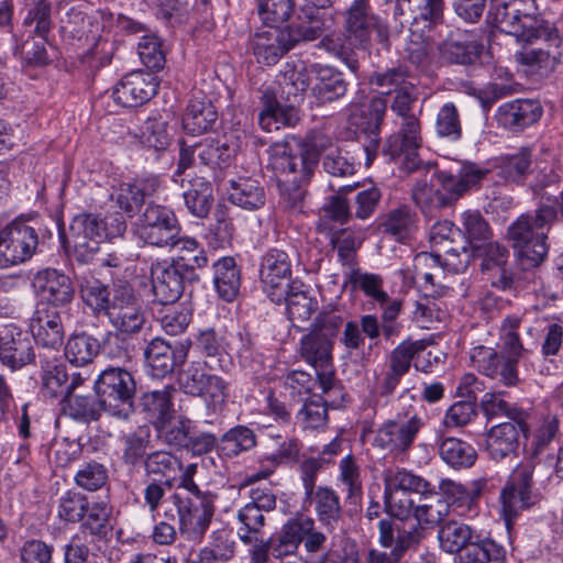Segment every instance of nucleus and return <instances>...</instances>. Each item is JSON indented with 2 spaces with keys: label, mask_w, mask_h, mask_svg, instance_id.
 Wrapping results in <instances>:
<instances>
[{
  "label": "nucleus",
  "mask_w": 563,
  "mask_h": 563,
  "mask_svg": "<svg viewBox=\"0 0 563 563\" xmlns=\"http://www.w3.org/2000/svg\"><path fill=\"white\" fill-rule=\"evenodd\" d=\"M394 95L390 109L401 122L398 131L387 137L382 152L391 161H400L407 172H413L420 165L418 151L422 145L421 123L412 113L419 92L416 85L411 84Z\"/></svg>",
  "instance_id": "obj_2"
},
{
  "label": "nucleus",
  "mask_w": 563,
  "mask_h": 563,
  "mask_svg": "<svg viewBox=\"0 0 563 563\" xmlns=\"http://www.w3.org/2000/svg\"><path fill=\"white\" fill-rule=\"evenodd\" d=\"M322 19L316 9H302L297 21L283 29L290 47L301 42L314 41L322 34Z\"/></svg>",
  "instance_id": "obj_40"
},
{
  "label": "nucleus",
  "mask_w": 563,
  "mask_h": 563,
  "mask_svg": "<svg viewBox=\"0 0 563 563\" xmlns=\"http://www.w3.org/2000/svg\"><path fill=\"white\" fill-rule=\"evenodd\" d=\"M107 317L111 325L121 334L139 333L145 324V314L139 305L132 287L126 284H114L112 288V308Z\"/></svg>",
  "instance_id": "obj_14"
},
{
  "label": "nucleus",
  "mask_w": 563,
  "mask_h": 563,
  "mask_svg": "<svg viewBox=\"0 0 563 563\" xmlns=\"http://www.w3.org/2000/svg\"><path fill=\"white\" fill-rule=\"evenodd\" d=\"M284 536L282 528L278 532L271 536L267 540L253 537L254 544L251 549V563H267L269 556L283 561L289 556L286 553V543H283Z\"/></svg>",
  "instance_id": "obj_61"
},
{
  "label": "nucleus",
  "mask_w": 563,
  "mask_h": 563,
  "mask_svg": "<svg viewBox=\"0 0 563 563\" xmlns=\"http://www.w3.org/2000/svg\"><path fill=\"white\" fill-rule=\"evenodd\" d=\"M542 112L538 100L516 99L499 106L496 120L505 129L518 132L538 122Z\"/></svg>",
  "instance_id": "obj_27"
},
{
  "label": "nucleus",
  "mask_w": 563,
  "mask_h": 563,
  "mask_svg": "<svg viewBox=\"0 0 563 563\" xmlns=\"http://www.w3.org/2000/svg\"><path fill=\"white\" fill-rule=\"evenodd\" d=\"M506 551L504 547L490 538H481V534L461 550L455 563H505Z\"/></svg>",
  "instance_id": "obj_36"
},
{
  "label": "nucleus",
  "mask_w": 563,
  "mask_h": 563,
  "mask_svg": "<svg viewBox=\"0 0 563 563\" xmlns=\"http://www.w3.org/2000/svg\"><path fill=\"white\" fill-rule=\"evenodd\" d=\"M218 495L201 496V501L186 498L175 492L169 500L178 516L180 534L190 541H201L216 512Z\"/></svg>",
  "instance_id": "obj_6"
},
{
  "label": "nucleus",
  "mask_w": 563,
  "mask_h": 563,
  "mask_svg": "<svg viewBox=\"0 0 563 563\" xmlns=\"http://www.w3.org/2000/svg\"><path fill=\"white\" fill-rule=\"evenodd\" d=\"M558 220L554 206L540 203L533 212L523 213L514 221L507 231L518 258L526 267L539 266L548 255V231Z\"/></svg>",
  "instance_id": "obj_3"
},
{
  "label": "nucleus",
  "mask_w": 563,
  "mask_h": 563,
  "mask_svg": "<svg viewBox=\"0 0 563 563\" xmlns=\"http://www.w3.org/2000/svg\"><path fill=\"white\" fill-rule=\"evenodd\" d=\"M269 153V165L277 180L287 178L310 181L316 168L313 156L308 158L301 150L299 154H294L288 143H275L271 146Z\"/></svg>",
  "instance_id": "obj_20"
},
{
  "label": "nucleus",
  "mask_w": 563,
  "mask_h": 563,
  "mask_svg": "<svg viewBox=\"0 0 563 563\" xmlns=\"http://www.w3.org/2000/svg\"><path fill=\"white\" fill-rule=\"evenodd\" d=\"M175 391L173 385H166L163 389L147 391L141 397V409L154 428L162 427L169 418H174L173 397Z\"/></svg>",
  "instance_id": "obj_32"
},
{
  "label": "nucleus",
  "mask_w": 563,
  "mask_h": 563,
  "mask_svg": "<svg viewBox=\"0 0 563 563\" xmlns=\"http://www.w3.org/2000/svg\"><path fill=\"white\" fill-rule=\"evenodd\" d=\"M65 34L73 38L82 40L88 38L89 35L95 38L98 31V23L96 16L84 12L79 8H71L66 15L64 25L62 26Z\"/></svg>",
  "instance_id": "obj_63"
},
{
  "label": "nucleus",
  "mask_w": 563,
  "mask_h": 563,
  "mask_svg": "<svg viewBox=\"0 0 563 563\" xmlns=\"http://www.w3.org/2000/svg\"><path fill=\"white\" fill-rule=\"evenodd\" d=\"M38 246L36 230L22 219H15L0 230V268L30 260Z\"/></svg>",
  "instance_id": "obj_12"
},
{
  "label": "nucleus",
  "mask_w": 563,
  "mask_h": 563,
  "mask_svg": "<svg viewBox=\"0 0 563 563\" xmlns=\"http://www.w3.org/2000/svg\"><path fill=\"white\" fill-rule=\"evenodd\" d=\"M151 429L148 426H139L131 432L120 437L122 444V462L124 465L136 467L144 464L147 450L151 448Z\"/></svg>",
  "instance_id": "obj_38"
},
{
  "label": "nucleus",
  "mask_w": 563,
  "mask_h": 563,
  "mask_svg": "<svg viewBox=\"0 0 563 563\" xmlns=\"http://www.w3.org/2000/svg\"><path fill=\"white\" fill-rule=\"evenodd\" d=\"M180 389L188 395L203 398L207 402L223 404L228 385L219 376L208 374L200 364H190L178 376Z\"/></svg>",
  "instance_id": "obj_19"
},
{
  "label": "nucleus",
  "mask_w": 563,
  "mask_h": 563,
  "mask_svg": "<svg viewBox=\"0 0 563 563\" xmlns=\"http://www.w3.org/2000/svg\"><path fill=\"white\" fill-rule=\"evenodd\" d=\"M434 131L440 139L456 142L462 137L460 112L453 102L440 107L434 121Z\"/></svg>",
  "instance_id": "obj_59"
},
{
  "label": "nucleus",
  "mask_w": 563,
  "mask_h": 563,
  "mask_svg": "<svg viewBox=\"0 0 563 563\" xmlns=\"http://www.w3.org/2000/svg\"><path fill=\"white\" fill-rule=\"evenodd\" d=\"M424 350L426 343L423 341L406 340L390 352L388 371L380 384L382 396H388L394 393L401 377L409 372L415 357Z\"/></svg>",
  "instance_id": "obj_24"
},
{
  "label": "nucleus",
  "mask_w": 563,
  "mask_h": 563,
  "mask_svg": "<svg viewBox=\"0 0 563 563\" xmlns=\"http://www.w3.org/2000/svg\"><path fill=\"white\" fill-rule=\"evenodd\" d=\"M93 391L103 411L119 420H128L134 412L136 382L133 374L121 366L102 369L93 382Z\"/></svg>",
  "instance_id": "obj_5"
},
{
  "label": "nucleus",
  "mask_w": 563,
  "mask_h": 563,
  "mask_svg": "<svg viewBox=\"0 0 563 563\" xmlns=\"http://www.w3.org/2000/svg\"><path fill=\"white\" fill-rule=\"evenodd\" d=\"M30 329L38 345L54 350L55 353L64 343L65 330L60 309L35 306Z\"/></svg>",
  "instance_id": "obj_23"
},
{
  "label": "nucleus",
  "mask_w": 563,
  "mask_h": 563,
  "mask_svg": "<svg viewBox=\"0 0 563 563\" xmlns=\"http://www.w3.org/2000/svg\"><path fill=\"white\" fill-rule=\"evenodd\" d=\"M530 431L528 420H525V426L515 421H504L495 424L485 433V451L489 459L495 462L517 457L520 448V434L528 438Z\"/></svg>",
  "instance_id": "obj_18"
},
{
  "label": "nucleus",
  "mask_w": 563,
  "mask_h": 563,
  "mask_svg": "<svg viewBox=\"0 0 563 563\" xmlns=\"http://www.w3.org/2000/svg\"><path fill=\"white\" fill-rule=\"evenodd\" d=\"M311 71L314 74L311 92L318 104L325 106L346 96L350 82L341 70L333 66L314 64Z\"/></svg>",
  "instance_id": "obj_25"
},
{
  "label": "nucleus",
  "mask_w": 563,
  "mask_h": 563,
  "mask_svg": "<svg viewBox=\"0 0 563 563\" xmlns=\"http://www.w3.org/2000/svg\"><path fill=\"white\" fill-rule=\"evenodd\" d=\"M280 528L285 539L283 543H286V553L289 556L296 555L301 544L308 555L327 553L333 545L330 541L331 533L317 527L316 520L309 516L296 514Z\"/></svg>",
  "instance_id": "obj_7"
},
{
  "label": "nucleus",
  "mask_w": 563,
  "mask_h": 563,
  "mask_svg": "<svg viewBox=\"0 0 563 563\" xmlns=\"http://www.w3.org/2000/svg\"><path fill=\"white\" fill-rule=\"evenodd\" d=\"M532 475L528 466L516 470L500 492L501 516L509 533L519 514L540 500V494L533 488Z\"/></svg>",
  "instance_id": "obj_9"
},
{
  "label": "nucleus",
  "mask_w": 563,
  "mask_h": 563,
  "mask_svg": "<svg viewBox=\"0 0 563 563\" xmlns=\"http://www.w3.org/2000/svg\"><path fill=\"white\" fill-rule=\"evenodd\" d=\"M481 408L487 420L505 417L507 421L521 422L529 420L530 412L516 404H510L504 399V393H486L481 400Z\"/></svg>",
  "instance_id": "obj_42"
},
{
  "label": "nucleus",
  "mask_w": 563,
  "mask_h": 563,
  "mask_svg": "<svg viewBox=\"0 0 563 563\" xmlns=\"http://www.w3.org/2000/svg\"><path fill=\"white\" fill-rule=\"evenodd\" d=\"M84 302L97 314H108L112 308V290L99 279H86L80 285Z\"/></svg>",
  "instance_id": "obj_58"
},
{
  "label": "nucleus",
  "mask_w": 563,
  "mask_h": 563,
  "mask_svg": "<svg viewBox=\"0 0 563 563\" xmlns=\"http://www.w3.org/2000/svg\"><path fill=\"white\" fill-rule=\"evenodd\" d=\"M376 24L368 0H354L344 14L345 37L355 47L364 48Z\"/></svg>",
  "instance_id": "obj_28"
},
{
  "label": "nucleus",
  "mask_w": 563,
  "mask_h": 563,
  "mask_svg": "<svg viewBox=\"0 0 563 563\" xmlns=\"http://www.w3.org/2000/svg\"><path fill=\"white\" fill-rule=\"evenodd\" d=\"M158 84L153 74L132 71L113 88L112 97L122 107H139L150 101L157 92Z\"/></svg>",
  "instance_id": "obj_22"
},
{
  "label": "nucleus",
  "mask_w": 563,
  "mask_h": 563,
  "mask_svg": "<svg viewBox=\"0 0 563 563\" xmlns=\"http://www.w3.org/2000/svg\"><path fill=\"white\" fill-rule=\"evenodd\" d=\"M486 22L526 44L543 41L538 47L525 46L515 59L541 76L555 69L562 40L554 24L540 16L536 0H490Z\"/></svg>",
  "instance_id": "obj_1"
},
{
  "label": "nucleus",
  "mask_w": 563,
  "mask_h": 563,
  "mask_svg": "<svg viewBox=\"0 0 563 563\" xmlns=\"http://www.w3.org/2000/svg\"><path fill=\"white\" fill-rule=\"evenodd\" d=\"M334 343L313 331L302 336L300 341V354L302 358L313 366L323 368L332 366V351Z\"/></svg>",
  "instance_id": "obj_44"
},
{
  "label": "nucleus",
  "mask_w": 563,
  "mask_h": 563,
  "mask_svg": "<svg viewBox=\"0 0 563 563\" xmlns=\"http://www.w3.org/2000/svg\"><path fill=\"white\" fill-rule=\"evenodd\" d=\"M260 100L263 108L258 114V123L264 131L278 130L279 124L295 126L299 122L300 115L299 109L295 106L296 101H287L286 104L280 103L273 88H265Z\"/></svg>",
  "instance_id": "obj_26"
},
{
  "label": "nucleus",
  "mask_w": 563,
  "mask_h": 563,
  "mask_svg": "<svg viewBox=\"0 0 563 563\" xmlns=\"http://www.w3.org/2000/svg\"><path fill=\"white\" fill-rule=\"evenodd\" d=\"M230 201L246 210H257L265 205V189L252 178H240L231 181Z\"/></svg>",
  "instance_id": "obj_45"
},
{
  "label": "nucleus",
  "mask_w": 563,
  "mask_h": 563,
  "mask_svg": "<svg viewBox=\"0 0 563 563\" xmlns=\"http://www.w3.org/2000/svg\"><path fill=\"white\" fill-rule=\"evenodd\" d=\"M313 505L318 521L333 533L342 518V506L339 495L328 486H319L310 496H306Z\"/></svg>",
  "instance_id": "obj_33"
},
{
  "label": "nucleus",
  "mask_w": 563,
  "mask_h": 563,
  "mask_svg": "<svg viewBox=\"0 0 563 563\" xmlns=\"http://www.w3.org/2000/svg\"><path fill=\"white\" fill-rule=\"evenodd\" d=\"M100 347L96 338L86 332H80L68 338L64 354L71 365L84 367L92 363L99 354Z\"/></svg>",
  "instance_id": "obj_43"
},
{
  "label": "nucleus",
  "mask_w": 563,
  "mask_h": 563,
  "mask_svg": "<svg viewBox=\"0 0 563 563\" xmlns=\"http://www.w3.org/2000/svg\"><path fill=\"white\" fill-rule=\"evenodd\" d=\"M189 212L197 218H206L213 202L212 186L202 177L190 180V187L184 192Z\"/></svg>",
  "instance_id": "obj_51"
},
{
  "label": "nucleus",
  "mask_w": 563,
  "mask_h": 563,
  "mask_svg": "<svg viewBox=\"0 0 563 563\" xmlns=\"http://www.w3.org/2000/svg\"><path fill=\"white\" fill-rule=\"evenodd\" d=\"M422 427L423 420L418 415L398 413L378 427L373 445L398 457L409 452Z\"/></svg>",
  "instance_id": "obj_8"
},
{
  "label": "nucleus",
  "mask_w": 563,
  "mask_h": 563,
  "mask_svg": "<svg viewBox=\"0 0 563 563\" xmlns=\"http://www.w3.org/2000/svg\"><path fill=\"white\" fill-rule=\"evenodd\" d=\"M139 221L137 234L148 245L165 247L180 232L174 212L152 202L146 206Z\"/></svg>",
  "instance_id": "obj_16"
},
{
  "label": "nucleus",
  "mask_w": 563,
  "mask_h": 563,
  "mask_svg": "<svg viewBox=\"0 0 563 563\" xmlns=\"http://www.w3.org/2000/svg\"><path fill=\"white\" fill-rule=\"evenodd\" d=\"M442 461L454 470L468 468L474 465L477 453L467 442L457 438H446L439 446Z\"/></svg>",
  "instance_id": "obj_49"
},
{
  "label": "nucleus",
  "mask_w": 563,
  "mask_h": 563,
  "mask_svg": "<svg viewBox=\"0 0 563 563\" xmlns=\"http://www.w3.org/2000/svg\"><path fill=\"white\" fill-rule=\"evenodd\" d=\"M462 241L457 247L445 250V267L455 273L464 272L468 266V247L473 250L492 240L493 231L478 210H466L462 213Z\"/></svg>",
  "instance_id": "obj_11"
},
{
  "label": "nucleus",
  "mask_w": 563,
  "mask_h": 563,
  "mask_svg": "<svg viewBox=\"0 0 563 563\" xmlns=\"http://www.w3.org/2000/svg\"><path fill=\"white\" fill-rule=\"evenodd\" d=\"M38 365L42 369L43 393L51 398L64 395L65 399L68 380L66 365L60 362L56 353H40Z\"/></svg>",
  "instance_id": "obj_34"
},
{
  "label": "nucleus",
  "mask_w": 563,
  "mask_h": 563,
  "mask_svg": "<svg viewBox=\"0 0 563 563\" xmlns=\"http://www.w3.org/2000/svg\"><path fill=\"white\" fill-rule=\"evenodd\" d=\"M217 118L216 108L209 100L195 97L183 115V128L188 134H201L212 128Z\"/></svg>",
  "instance_id": "obj_39"
},
{
  "label": "nucleus",
  "mask_w": 563,
  "mask_h": 563,
  "mask_svg": "<svg viewBox=\"0 0 563 563\" xmlns=\"http://www.w3.org/2000/svg\"><path fill=\"white\" fill-rule=\"evenodd\" d=\"M478 536L468 525L456 520L444 523L438 531L440 548L450 554H457Z\"/></svg>",
  "instance_id": "obj_46"
},
{
  "label": "nucleus",
  "mask_w": 563,
  "mask_h": 563,
  "mask_svg": "<svg viewBox=\"0 0 563 563\" xmlns=\"http://www.w3.org/2000/svg\"><path fill=\"white\" fill-rule=\"evenodd\" d=\"M299 404L296 420L302 430H323L327 427L328 404L321 396L305 397Z\"/></svg>",
  "instance_id": "obj_50"
},
{
  "label": "nucleus",
  "mask_w": 563,
  "mask_h": 563,
  "mask_svg": "<svg viewBox=\"0 0 563 563\" xmlns=\"http://www.w3.org/2000/svg\"><path fill=\"white\" fill-rule=\"evenodd\" d=\"M301 283L292 282L289 290L282 302L287 305L289 319L295 321H307L317 308V302L301 289Z\"/></svg>",
  "instance_id": "obj_54"
},
{
  "label": "nucleus",
  "mask_w": 563,
  "mask_h": 563,
  "mask_svg": "<svg viewBox=\"0 0 563 563\" xmlns=\"http://www.w3.org/2000/svg\"><path fill=\"white\" fill-rule=\"evenodd\" d=\"M236 148L225 140L206 139L198 143V159L210 168H225L234 158Z\"/></svg>",
  "instance_id": "obj_47"
},
{
  "label": "nucleus",
  "mask_w": 563,
  "mask_h": 563,
  "mask_svg": "<svg viewBox=\"0 0 563 563\" xmlns=\"http://www.w3.org/2000/svg\"><path fill=\"white\" fill-rule=\"evenodd\" d=\"M166 246L170 249H178L179 255L172 262H183L186 268H203L208 264V257L203 247L194 239L183 236L180 232L176 234V239L168 243Z\"/></svg>",
  "instance_id": "obj_56"
},
{
  "label": "nucleus",
  "mask_w": 563,
  "mask_h": 563,
  "mask_svg": "<svg viewBox=\"0 0 563 563\" xmlns=\"http://www.w3.org/2000/svg\"><path fill=\"white\" fill-rule=\"evenodd\" d=\"M483 46L475 42L446 41L440 51L442 57L452 64L473 65L482 54Z\"/></svg>",
  "instance_id": "obj_64"
},
{
  "label": "nucleus",
  "mask_w": 563,
  "mask_h": 563,
  "mask_svg": "<svg viewBox=\"0 0 563 563\" xmlns=\"http://www.w3.org/2000/svg\"><path fill=\"white\" fill-rule=\"evenodd\" d=\"M344 322L345 319L341 309L335 305H328L316 316L311 324V331L334 343Z\"/></svg>",
  "instance_id": "obj_60"
},
{
  "label": "nucleus",
  "mask_w": 563,
  "mask_h": 563,
  "mask_svg": "<svg viewBox=\"0 0 563 563\" xmlns=\"http://www.w3.org/2000/svg\"><path fill=\"white\" fill-rule=\"evenodd\" d=\"M251 48L257 62L268 66L275 65L291 49L283 29L272 24L253 35Z\"/></svg>",
  "instance_id": "obj_29"
},
{
  "label": "nucleus",
  "mask_w": 563,
  "mask_h": 563,
  "mask_svg": "<svg viewBox=\"0 0 563 563\" xmlns=\"http://www.w3.org/2000/svg\"><path fill=\"white\" fill-rule=\"evenodd\" d=\"M301 446V442L295 437L272 435L271 452L263 457V463L271 465V468L263 471V478L268 477L278 466L297 463Z\"/></svg>",
  "instance_id": "obj_37"
},
{
  "label": "nucleus",
  "mask_w": 563,
  "mask_h": 563,
  "mask_svg": "<svg viewBox=\"0 0 563 563\" xmlns=\"http://www.w3.org/2000/svg\"><path fill=\"white\" fill-rule=\"evenodd\" d=\"M387 111V101L382 97L373 98L360 114L355 117L354 124L369 137V143L364 146L367 164L377 155L379 147L378 135Z\"/></svg>",
  "instance_id": "obj_30"
},
{
  "label": "nucleus",
  "mask_w": 563,
  "mask_h": 563,
  "mask_svg": "<svg viewBox=\"0 0 563 563\" xmlns=\"http://www.w3.org/2000/svg\"><path fill=\"white\" fill-rule=\"evenodd\" d=\"M417 213L410 206L399 205L377 218V228L396 241L404 242L417 229Z\"/></svg>",
  "instance_id": "obj_31"
},
{
  "label": "nucleus",
  "mask_w": 563,
  "mask_h": 563,
  "mask_svg": "<svg viewBox=\"0 0 563 563\" xmlns=\"http://www.w3.org/2000/svg\"><path fill=\"white\" fill-rule=\"evenodd\" d=\"M33 287L38 297L36 306L64 309L75 299L76 289L71 278L56 268L38 271L34 275Z\"/></svg>",
  "instance_id": "obj_15"
},
{
  "label": "nucleus",
  "mask_w": 563,
  "mask_h": 563,
  "mask_svg": "<svg viewBox=\"0 0 563 563\" xmlns=\"http://www.w3.org/2000/svg\"><path fill=\"white\" fill-rule=\"evenodd\" d=\"M213 268V284L218 295L225 301H233L240 291L241 271L235 260L224 256L216 261Z\"/></svg>",
  "instance_id": "obj_35"
},
{
  "label": "nucleus",
  "mask_w": 563,
  "mask_h": 563,
  "mask_svg": "<svg viewBox=\"0 0 563 563\" xmlns=\"http://www.w3.org/2000/svg\"><path fill=\"white\" fill-rule=\"evenodd\" d=\"M488 172L475 163H459L434 174L441 189L434 190L426 181H417L412 188V199L422 210L432 205L440 208L452 206L477 186Z\"/></svg>",
  "instance_id": "obj_4"
},
{
  "label": "nucleus",
  "mask_w": 563,
  "mask_h": 563,
  "mask_svg": "<svg viewBox=\"0 0 563 563\" xmlns=\"http://www.w3.org/2000/svg\"><path fill=\"white\" fill-rule=\"evenodd\" d=\"M344 286L352 285L353 289L362 290L376 302L384 305L388 301V295L383 290V278L377 274L362 273L358 268L347 271L344 274Z\"/></svg>",
  "instance_id": "obj_53"
},
{
  "label": "nucleus",
  "mask_w": 563,
  "mask_h": 563,
  "mask_svg": "<svg viewBox=\"0 0 563 563\" xmlns=\"http://www.w3.org/2000/svg\"><path fill=\"white\" fill-rule=\"evenodd\" d=\"M385 486L410 493L412 495L429 492L430 483L406 468L386 470L384 473Z\"/></svg>",
  "instance_id": "obj_62"
},
{
  "label": "nucleus",
  "mask_w": 563,
  "mask_h": 563,
  "mask_svg": "<svg viewBox=\"0 0 563 563\" xmlns=\"http://www.w3.org/2000/svg\"><path fill=\"white\" fill-rule=\"evenodd\" d=\"M31 339L14 325L0 329V362L11 371H18L35 362Z\"/></svg>",
  "instance_id": "obj_21"
},
{
  "label": "nucleus",
  "mask_w": 563,
  "mask_h": 563,
  "mask_svg": "<svg viewBox=\"0 0 563 563\" xmlns=\"http://www.w3.org/2000/svg\"><path fill=\"white\" fill-rule=\"evenodd\" d=\"M256 445V435L252 429L245 426H235L228 430L219 439L218 451L227 456L234 457L244 451H250Z\"/></svg>",
  "instance_id": "obj_52"
},
{
  "label": "nucleus",
  "mask_w": 563,
  "mask_h": 563,
  "mask_svg": "<svg viewBox=\"0 0 563 563\" xmlns=\"http://www.w3.org/2000/svg\"><path fill=\"white\" fill-rule=\"evenodd\" d=\"M309 86L310 79L306 67L290 66L289 64L285 66L279 80V87L287 101L299 102Z\"/></svg>",
  "instance_id": "obj_55"
},
{
  "label": "nucleus",
  "mask_w": 563,
  "mask_h": 563,
  "mask_svg": "<svg viewBox=\"0 0 563 563\" xmlns=\"http://www.w3.org/2000/svg\"><path fill=\"white\" fill-rule=\"evenodd\" d=\"M450 512L449 500H446L440 490L430 484L429 492L420 494L418 504L415 508V519L419 523L438 525Z\"/></svg>",
  "instance_id": "obj_41"
},
{
  "label": "nucleus",
  "mask_w": 563,
  "mask_h": 563,
  "mask_svg": "<svg viewBox=\"0 0 563 563\" xmlns=\"http://www.w3.org/2000/svg\"><path fill=\"white\" fill-rule=\"evenodd\" d=\"M189 346V342L184 340H165L161 336L152 339L144 350L150 375L156 378L170 375L185 363Z\"/></svg>",
  "instance_id": "obj_17"
},
{
  "label": "nucleus",
  "mask_w": 563,
  "mask_h": 563,
  "mask_svg": "<svg viewBox=\"0 0 563 563\" xmlns=\"http://www.w3.org/2000/svg\"><path fill=\"white\" fill-rule=\"evenodd\" d=\"M65 400L68 415L81 422L97 421L101 416V411H103V406L96 395L69 394L66 395Z\"/></svg>",
  "instance_id": "obj_57"
},
{
  "label": "nucleus",
  "mask_w": 563,
  "mask_h": 563,
  "mask_svg": "<svg viewBox=\"0 0 563 563\" xmlns=\"http://www.w3.org/2000/svg\"><path fill=\"white\" fill-rule=\"evenodd\" d=\"M147 475L159 476L168 489L174 487L176 475L181 471V462L167 451H153L144 461Z\"/></svg>",
  "instance_id": "obj_48"
},
{
  "label": "nucleus",
  "mask_w": 563,
  "mask_h": 563,
  "mask_svg": "<svg viewBox=\"0 0 563 563\" xmlns=\"http://www.w3.org/2000/svg\"><path fill=\"white\" fill-rule=\"evenodd\" d=\"M260 278L263 291L274 303H282L289 290L291 282V260L284 250H267L260 265Z\"/></svg>",
  "instance_id": "obj_13"
},
{
  "label": "nucleus",
  "mask_w": 563,
  "mask_h": 563,
  "mask_svg": "<svg viewBox=\"0 0 563 563\" xmlns=\"http://www.w3.org/2000/svg\"><path fill=\"white\" fill-rule=\"evenodd\" d=\"M151 278L155 301L170 306L183 295L185 283L198 282L199 275L183 262H156L151 266Z\"/></svg>",
  "instance_id": "obj_10"
}]
</instances>
